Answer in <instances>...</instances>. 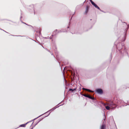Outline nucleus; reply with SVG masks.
Masks as SVG:
<instances>
[{
    "label": "nucleus",
    "instance_id": "1",
    "mask_svg": "<svg viewBox=\"0 0 129 129\" xmlns=\"http://www.w3.org/2000/svg\"><path fill=\"white\" fill-rule=\"evenodd\" d=\"M96 92L100 94H101L103 92V91L101 89H97L96 90Z\"/></svg>",
    "mask_w": 129,
    "mask_h": 129
},
{
    "label": "nucleus",
    "instance_id": "2",
    "mask_svg": "<svg viewBox=\"0 0 129 129\" xmlns=\"http://www.w3.org/2000/svg\"><path fill=\"white\" fill-rule=\"evenodd\" d=\"M90 2H91V4L93 6H94L95 7L97 8H98L99 9V7L98 6H97V5H96L95 4V3H93L91 0L90 1Z\"/></svg>",
    "mask_w": 129,
    "mask_h": 129
},
{
    "label": "nucleus",
    "instance_id": "3",
    "mask_svg": "<svg viewBox=\"0 0 129 129\" xmlns=\"http://www.w3.org/2000/svg\"><path fill=\"white\" fill-rule=\"evenodd\" d=\"M84 89L87 91H89L90 92H93V91H91L90 90H89L88 89Z\"/></svg>",
    "mask_w": 129,
    "mask_h": 129
},
{
    "label": "nucleus",
    "instance_id": "4",
    "mask_svg": "<svg viewBox=\"0 0 129 129\" xmlns=\"http://www.w3.org/2000/svg\"><path fill=\"white\" fill-rule=\"evenodd\" d=\"M106 109L108 110H109L110 108H111L110 107H109V106H106Z\"/></svg>",
    "mask_w": 129,
    "mask_h": 129
},
{
    "label": "nucleus",
    "instance_id": "5",
    "mask_svg": "<svg viewBox=\"0 0 129 129\" xmlns=\"http://www.w3.org/2000/svg\"><path fill=\"white\" fill-rule=\"evenodd\" d=\"M85 96H86V97H88V98H91V97L90 96H89V95H85Z\"/></svg>",
    "mask_w": 129,
    "mask_h": 129
},
{
    "label": "nucleus",
    "instance_id": "6",
    "mask_svg": "<svg viewBox=\"0 0 129 129\" xmlns=\"http://www.w3.org/2000/svg\"><path fill=\"white\" fill-rule=\"evenodd\" d=\"M26 124H23L21 125L20 126L21 127H24L25 126Z\"/></svg>",
    "mask_w": 129,
    "mask_h": 129
},
{
    "label": "nucleus",
    "instance_id": "7",
    "mask_svg": "<svg viewBox=\"0 0 129 129\" xmlns=\"http://www.w3.org/2000/svg\"><path fill=\"white\" fill-rule=\"evenodd\" d=\"M70 90H72V91L73 90L72 89H70Z\"/></svg>",
    "mask_w": 129,
    "mask_h": 129
}]
</instances>
